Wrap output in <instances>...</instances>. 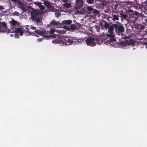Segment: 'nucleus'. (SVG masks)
<instances>
[{
	"label": "nucleus",
	"instance_id": "1",
	"mask_svg": "<svg viewBox=\"0 0 147 147\" xmlns=\"http://www.w3.org/2000/svg\"><path fill=\"white\" fill-rule=\"evenodd\" d=\"M113 26L117 32H124V28L123 26L119 25L117 24H114Z\"/></svg>",
	"mask_w": 147,
	"mask_h": 147
},
{
	"label": "nucleus",
	"instance_id": "2",
	"mask_svg": "<svg viewBox=\"0 0 147 147\" xmlns=\"http://www.w3.org/2000/svg\"><path fill=\"white\" fill-rule=\"evenodd\" d=\"M96 40L95 39L89 38H87L86 41L88 45H90L91 46H94L96 45L95 41Z\"/></svg>",
	"mask_w": 147,
	"mask_h": 147
},
{
	"label": "nucleus",
	"instance_id": "3",
	"mask_svg": "<svg viewBox=\"0 0 147 147\" xmlns=\"http://www.w3.org/2000/svg\"><path fill=\"white\" fill-rule=\"evenodd\" d=\"M17 6L19 7L23 11H25L26 10V5L24 4L22 2L20 1H18L16 2Z\"/></svg>",
	"mask_w": 147,
	"mask_h": 147
},
{
	"label": "nucleus",
	"instance_id": "4",
	"mask_svg": "<svg viewBox=\"0 0 147 147\" xmlns=\"http://www.w3.org/2000/svg\"><path fill=\"white\" fill-rule=\"evenodd\" d=\"M83 2L82 0H77L76 1L75 8L77 9H79L82 7Z\"/></svg>",
	"mask_w": 147,
	"mask_h": 147
},
{
	"label": "nucleus",
	"instance_id": "5",
	"mask_svg": "<svg viewBox=\"0 0 147 147\" xmlns=\"http://www.w3.org/2000/svg\"><path fill=\"white\" fill-rule=\"evenodd\" d=\"M11 20L9 21V24L13 26L18 27L19 26V23L17 21L13 19H11Z\"/></svg>",
	"mask_w": 147,
	"mask_h": 147
},
{
	"label": "nucleus",
	"instance_id": "6",
	"mask_svg": "<svg viewBox=\"0 0 147 147\" xmlns=\"http://www.w3.org/2000/svg\"><path fill=\"white\" fill-rule=\"evenodd\" d=\"M13 29L14 28H13ZM13 30L14 31L12 33L14 32L15 33H19L21 35H22L23 33L24 32L22 28H15L14 29H13Z\"/></svg>",
	"mask_w": 147,
	"mask_h": 147
},
{
	"label": "nucleus",
	"instance_id": "7",
	"mask_svg": "<svg viewBox=\"0 0 147 147\" xmlns=\"http://www.w3.org/2000/svg\"><path fill=\"white\" fill-rule=\"evenodd\" d=\"M35 32L36 33L40 36L43 35L47 33L46 31L44 30H40L37 29L35 30Z\"/></svg>",
	"mask_w": 147,
	"mask_h": 147
},
{
	"label": "nucleus",
	"instance_id": "8",
	"mask_svg": "<svg viewBox=\"0 0 147 147\" xmlns=\"http://www.w3.org/2000/svg\"><path fill=\"white\" fill-rule=\"evenodd\" d=\"M105 26L106 29L108 28V31L113 32V31L114 29L113 28H114L113 25L112 26L111 25H109V24L107 23L105 24Z\"/></svg>",
	"mask_w": 147,
	"mask_h": 147
},
{
	"label": "nucleus",
	"instance_id": "9",
	"mask_svg": "<svg viewBox=\"0 0 147 147\" xmlns=\"http://www.w3.org/2000/svg\"><path fill=\"white\" fill-rule=\"evenodd\" d=\"M50 24L51 26H56L60 25L59 22L56 21L55 20H53L50 23Z\"/></svg>",
	"mask_w": 147,
	"mask_h": 147
},
{
	"label": "nucleus",
	"instance_id": "10",
	"mask_svg": "<svg viewBox=\"0 0 147 147\" xmlns=\"http://www.w3.org/2000/svg\"><path fill=\"white\" fill-rule=\"evenodd\" d=\"M112 20L113 21L118 20L119 19L118 16L116 15L112 14Z\"/></svg>",
	"mask_w": 147,
	"mask_h": 147
},
{
	"label": "nucleus",
	"instance_id": "11",
	"mask_svg": "<svg viewBox=\"0 0 147 147\" xmlns=\"http://www.w3.org/2000/svg\"><path fill=\"white\" fill-rule=\"evenodd\" d=\"M44 4L48 8H51V3L47 1H45Z\"/></svg>",
	"mask_w": 147,
	"mask_h": 147
},
{
	"label": "nucleus",
	"instance_id": "12",
	"mask_svg": "<svg viewBox=\"0 0 147 147\" xmlns=\"http://www.w3.org/2000/svg\"><path fill=\"white\" fill-rule=\"evenodd\" d=\"M38 14L36 11H34L32 14V19L34 20L35 18L37 16V14Z\"/></svg>",
	"mask_w": 147,
	"mask_h": 147
},
{
	"label": "nucleus",
	"instance_id": "13",
	"mask_svg": "<svg viewBox=\"0 0 147 147\" xmlns=\"http://www.w3.org/2000/svg\"><path fill=\"white\" fill-rule=\"evenodd\" d=\"M72 21L71 20H65L62 21L63 23L64 24L69 25L71 24L72 23Z\"/></svg>",
	"mask_w": 147,
	"mask_h": 147
},
{
	"label": "nucleus",
	"instance_id": "14",
	"mask_svg": "<svg viewBox=\"0 0 147 147\" xmlns=\"http://www.w3.org/2000/svg\"><path fill=\"white\" fill-rule=\"evenodd\" d=\"M108 32L109 34H107V36L108 37L113 38L114 37V35L113 32L108 31Z\"/></svg>",
	"mask_w": 147,
	"mask_h": 147
},
{
	"label": "nucleus",
	"instance_id": "15",
	"mask_svg": "<svg viewBox=\"0 0 147 147\" xmlns=\"http://www.w3.org/2000/svg\"><path fill=\"white\" fill-rule=\"evenodd\" d=\"M56 32L59 34H65L66 31L65 30H56Z\"/></svg>",
	"mask_w": 147,
	"mask_h": 147
},
{
	"label": "nucleus",
	"instance_id": "16",
	"mask_svg": "<svg viewBox=\"0 0 147 147\" xmlns=\"http://www.w3.org/2000/svg\"><path fill=\"white\" fill-rule=\"evenodd\" d=\"M63 5V7L67 8L70 7L71 6L70 3H67L64 4Z\"/></svg>",
	"mask_w": 147,
	"mask_h": 147
},
{
	"label": "nucleus",
	"instance_id": "17",
	"mask_svg": "<svg viewBox=\"0 0 147 147\" xmlns=\"http://www.w3.org/2000/svg\"><path fill=\"white\" fill-rule=\"evenodd\" d=\"M120 14L121 16V17L125 19L127 17V16L126 14L122 13H120Z\"/></svg>",
	"mask_w": 147,
	"mask_h": 147
},
{
	"label": "nucleus",
	"instance_id": "18",
	"mask_svg": "<svg viewBox=\"0 0 147 147\" xmlns=\"http://www.w3.org/2000/svg\"><path fill=\"white\" fill-rule=\"evenodd\" d=\"M87 9L88 11H91L93 10L92 6H87Z\"/></svg>",
	"mask_w": 147,
	"mask_h": 147
},
{
	"label": "nucleus",
	"instance_id": "19",
	"mask_svg": "<svg viewBox=\"0 0 147 147\" xmlns=\"http://www.w3.org/2000/svg\"><path fill=\"white\" fill-rule=\"evenodd\" d=\"M55 15L56 17L59 18L61 16V13L59 12L56 13H55Z\"/></svg>",
	"mask_w": 147,
	"mask_h": 147
},
{
	"label": "nucleus",
	"instance_id": "20",
	"mask_svg": "<svg viewBox=\"0 0 147 147\" xmlns=\"http://www.w3.org/2000/svg\"><path fill=\"white\" fill-rule=\"evenodd\" d=\"M39 8L41 9L42 10H44L45 9V7L44 5H40V6H39Z\"/></svg>",
	"mask_w": 147,
	"mask_h": 147
},
{
	"label": "nucleus",
	"instance_id": "21",
	"mask_svg": "<svg viewBox=\"0 0 147 147\" xmlns=\"http://www.w3.org/2000/svg\"><path fill=\"white\" fill-rule=\"evenodd\" d=\"M56 32V30H55L54 29H51L50 30V34H52L54 33L55 32Z\"/></svg>",
	"mask_w": 147,
	"mask_h": 147
},
{
	"label": "nucleus",
	"instance_id": "22",
	"mask_svg": "<svg viewBox=\"0 0 147 147\" xmlns=\"http://www.w3.org/2000/svg\"><path fill=\"white\" fill-rule=\"evenodd\" d=\"M64 28L67 30H70V28L67 26H63Z\"/></svg>",
	"mask_w": 147,
	"mask_h": 147
},
{
	"label": "nucleus",
	"instance_id": "23",
	"mask_svg": "<svg viewBox=\"0 0 147 147\" xmlns=\"http://www.w3.org/2000/svg\"><path fill=\"white\" fill-rule=\"evenodd\" d=\"M87 2L90 4H92L93 3L94 0H87Z\"/></svg>",
	"mask_w": 147,
	"mask_h": 147
},
{
	"label": "nucleus",
	"instance_id": "24",
	"mask_svg": "<svg viewBox=\"0 0 147 147\" xmlns=\"http://www.w3.org/2000/svg\"><path fill=\"white\" fill-rule=\"evenodd\" d=\"M30 28L32 30H36V28L35 27L33 26H30Z\"/></svg>",
	"mask_w": 147,
	"mask_h": 147
},
{
	"label": "nucleus",
	"instance_id": "25",
	"mask_svg": "<svg viewBox=\"0 0 147 147\" xmlns=\"http://www.w3.org/2000/svg\"><path fill=\"white\" fill-rule=\"evenodd\" d=\"M70 27L71 29L72 30H74L75 29V27L74 25H71L70 26Z\"/></svg>",
	"mask_w": 147,
	"mask_h": 147
},
{
	"label": "nucleus",
	"instance_id": "26",
	"mask_svg": "<svg viewBox=\"0 0 147 147\" xmlns=\"http://www.w3.org/2000/svg\"><path fill=\"white\" fill-rule=\"evenodd\" d=\"M40 19L39 18H37L36 19V22L38 23L40 21Z\"/></svg>",
	"mask_w": 147,
	"mask_h": 147
},
{
	"label": "nucleus",
	"instance_id": "27",
	"mask_svg": "<svg viewBox=\"0 0 147 147\" xmlns=\"http://www.w3.org/2000/svg\"><path fill=\"white\" fill-rule=\"evenodd\" d=\"M93 12L94 13H99V12L96 9H94Z\"/></svg>",
	"mask_w": 147,
	"mask_h": 147
},
{
	"label": "nucleus",
	"instance_id": "28",
	"mask_svg": "<svg viewBox=\"0 0 147 147\" xmlns=\"http://www.w3.org/2000/svg\"><path fill=\"white\" fill-rule=\"evenodd\" d=\"M37 41L38 42H40L42 41V38H38L37 40Z\"/></svg>",
	"mask_w": 147,
	"mask_h": 147
},
{
	"label": "nucleus",
	"instance_id": "29",
	"mask_svg": "<svg viewBox=\"0 0 147 147\" xmlns=\"http://www.w3.org/2000/svg\"><path fill=\"white\" fill-rule=\"evenodd\" d=\"M41 3L40 2H38V3H36V4L37 5H38V6L39 7V6L41 5Z\"/></svg>",
	"mask_w": 147,
	"mask_h": 147
},
{
	"label": "nucleus",
	"instance_id": "30",
	"mask_svg": "<svg viewBox=\"0 0 147 147\" xmlns=\"http://www.w3.org/2000/svg\"><path fill=\"white\" fill-rule=\"evenodd\" d=\"M115 39L114 38H111V39H109V40L111 41H115Z\"/></svg>",
	"mask_w": 147,
	"mask_h": 147
},
{
	"label": "nucleus",
	"instance_id": "31",
	"mask_svg": "<svg viewBox=\"0 0 147 147\" xmlns=\"http://www.w3.org/2000/svg\"><path fill=\"white\" fill-rule=\"evenodd\" d=\"M63 2H66L68 1V0H61Z\"/></svg>",
	"mask_w": 147,
	"mask_h": 147
},
{
	"label": "nucleus",
	"instance_id": "32",
	"mask_svg": "<svg viewBox=\"0 0 147 147\" xmlns=\"http://www.w3.org/2000/svg\"><path fill=\"white\" fill-rule=\"evenodd\" d=\"M135 14L136 16H138L139 14V13L138 12L136 11L135 12Z\"/></svg>",
	"mask_w": 147,
	"mask_h": 147
},
{
	"label": "nucleus",
	"instance_id": "33",
	"mask_svg": "<svg viewBox=\"0 0 147 147\" xmlns=\"http://www.w3.org/2000/svg\"><path fill=\"white\" fill-rule=\"evenodd\" d=\"M3 9V7L2 6L0 5V10Z\"/></svg>",
	"mask_w": 147,
	"mask_h": 147
},
{
	"label": "nucleus",
	"instance_id": "34",
	"mask_svg": "<svg viewBox=\"0 0 147 147\" xmlns=\"http://www.w3.org/2000/svg\"><path fill=\"white\" fill-rule=\"evenodd\" d=\"M45 37L47 38H49L50 37L47 35H45Z\"/></svg>",
	"mask_w": 147,
	"mask_h": 147
},
{
	"label": "nucleus",
	"instance_id": "35",
	"mask_svg": "<svg viewBox=\"0 0 147 147\" xmlns=\"http://www.w3.org/2000/svg\"><path fill=\"white\" fill-rule=\"evenodd\" d=\"M11 0L13 2H16H16L17 1V0Z\"/></svg>",
	"mask_w": 147,
	"mask_h": 147
},
{
	"label": "nucleus",
	"instance_id": "36",
	"mask_svg": "<svg viewBox=\"0 0 147 147\" xmlns=\"http://www.w3.org/2000/svg\"><path fill=\"white\" fill-rule=\"evenodd\" d=\"M52 36L54 37V38H55V35L54 34V35H53Z\"/></svg>",
	"mask_w": 147,
	"mask_h": 147
},
{
	"label": "nucleus",
	"instance_id": "37",
	"mask_svg": "<svg viewBox=\"0 0 147 147\" xmlns=\"http://www.w3.org/2000/svg\"><path fill=\"white\" fill-rule=\"evenodd\" d=\"M55 40H53V41H52V42H55Z\"/></svg>",
	"mask_w": 147,
	"mask_h": 147
}]
</instances>
